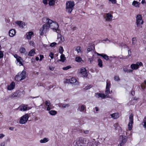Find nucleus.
<instances>
[{
    "label": "nucleus",
    "instance_id": "nucleus-14",
    "mask_svg": "<svg viewBox=\"0 0 146 146\" xmlns=\"http://www.w3.org/2000/svg\"><path fill=\"white\" fill-rule=\"evenodd\" d=\"M45 104L46 106H47L46 109L47 110H49L50 109H52V106L49 101H46L45 102Z\"/></svg>",
    "mask_w": 146,
    "mask_h": 146
},
{
    "label": "nucleus",
    "instance_id": "nucleus-51",
    "mask_svg": "<svg viewBox=\"0 0 146 146\" xmlns=\"http://www.w3.org/2000/svg\"><path fill=\"white\" fill-rule=\"evenodd\" d=\"M42 2L44 4L46 5L47 4V0H42Z\"/></svg>",
    "mask_w": 146,
    "mask_h": 146
},
{
    "label": "nucleus",
    "instance_id": "nucleus-40",
    "mask_svg": "<svg viewBox=\"0 0 146 146\" xmlns=\"http://www.w3.org/2000/svg\"><path fill=\"white\" fill-rule=\"evenodd\" d=\"M64 51L63 48L62 47L60 46L59 49V52L62 54Z\"/></svg>",
    "mask_w": 146,
    "mask_h": 146
},
{
    "label": "nucleus",
    "instance_id": "nucleus-50",
    "mask_svg": "<svg viewBox=\"0 0 146 146\" xmlns=\"http://www.w3.org/2000/svg\"><path fill=\"white\" fill-rule=\"evenodd\" d=\"M91 87V86H87L85 88H84V89L85 90H87L88 89H89Z\"/></svg>",
    "mask_w": 146,
    "mask_h": 146
},
{
    "label": "nucleus",
    "instance_id": "nucleus-23",
    "mask_svg": "<svg viewBox=\"0 0 146 146\" xmlns=\"http://www.w3.org/2000/svg\"><path fill=\"white\" fill-rule=\"evenodd\" d=\"M59 106L60 107L62 108H65L66 107H68L70 106V105L69 104H64L61 103L59 104Z\"/></svg>",
    "mask_w": 146,
    "mask_h": 146
},
{
    "label": "nucleus",
    "instance_id": "nucleus-47",
    "mask_svg": "<svg viewBox=\"0 0 146 146\" xmlns=\"http://www.w3.org/2000/svg\"><path fill=\"white\" fill-rule=\"evenodd\" d=\"M56 44V43L55 42H54L51 43L50 44V46L51 47H53Z\"/></svg>",
    "mask_w": 146,
    "mask_h": 146
},
{
    "label": "nucleus",
    "instance_id": "nucleus-55",
    "mask_svg": "<svg viewBox=\"0 0 146 146\" xmlns=\"http://www.w3.org/2000/svg\"><path fill=\"white\" fill-rule=\"evenodd\" d=\"M128 56H130L131 55V52L130 50H128Z\"/></svg>",
    "mask_w": 146,
    "mask_h": 146
},
{
    "label": "nucleus",
    "instance_id": "nucleus-52",
    "mask_svg": "<svg viewBox=\"0 0 146 146\" xmlns=\"http://www.w3.org/2000/svg\"><path fill=\"white\" fill-rule=\"evenodd\" d=\"M5 136V135L2 133L0 134V139H2Z\"/></svg>",
    "mask_w": 146,
    "mask_h": 146
},
{
    "label": "nucleus",
    "instance_id": "nucleus-49",
    "mask_svg": "<svg viewBox=\"0 0 146 146\" xmlns=\"http://www.w3.org/2000/svg\"><path fill=\"white\" fill-rule=\"evenodd\" d=\"M109 1H111L113 4H115L116 3V0H109Z\"/></svg>",
    "mask_w": 146,
    "mask_h": 146
},
{
    "label": "nucleus",
    "instance_id": "nucleus-4",
    "mask_svg": "<svg viewBox=\"0 0 146 146\" xmlns=\"http://www.w3.org/2000/svg\"><path fill=\"white\" fill-rule=\"evenodd\" d=\"M50 27L49 24L46 23L43 25L42 27L40 30V34L41 35H43L44 33H46Z\"/></svg>",
    "mask_w": 146,
    "mask_h": 146
},
{
    "label": "nucleus",
    "instance_id": "nucleus-5",
    "mask_svg": "<svg viewBox=\"0 0 146 146\" xmlns=\"http://www.w3.org/2000/svg\"><path fill=\"white\" fill-rule=\"evenodd\" d=\"M136 19L137 26L138 27L142 28V26L141 25L143 24V21L142 20L141 15L140 14L137 15L136 17Z\"/></svg>",
    "mask_w": 146,
    "mask_h": 146
},
{
    "label": "nucleus",
    "instance_id": "nucleus-53",
    "mask_svg": "<svg viewBox=\"0 0 146 146\" xmlns=\"http://www.w3.org/2000/svg\"><path fill=\"white\" fill-rule=\"evenodd\" d=\"M40 61H41L43 58L44 56H43V55H40Z\"/></svg>",
    "mask_w": 146,
    "mask_h": 146
},
{
    "label": "nucleus",
    "instance_id": "nucleus-6",
    "mask_svg": "<svg viewBox=\"0 0 146 146\" xmlns=\"http://www.w3.org/2000/svg\"><path fill=\"white\" fill-rule=\"evenodd\" d=\"M29 118L28 115L26 114L21 117L19 121V123L21 124L25 123L28 120Z\"/></svg>",
    "mask_w": 146,
    "mask_h": 146
},
{
    "label": "nucleus",
    "instance_id": "nucleus-31",
    "mask_svg": "<svg viewBox=\"0 0 146 146\" xmlns=\"http://www.w3.org/2000/svg\"><path fill=\"white\" fill-rule=\"evenodd\" d=\"M76 82V80L74 78H72L70 80V82L71 84L75 83Z\"/></svg>",
    "mask_w": 146,
    "mask_h": 146
},
{
    "label": "nucleus",
    "instance_id": "nucleus-34",
    "mask_svg": "<svg viewBox=\"0 0 146 146\" xmlns=\"http://www.w3.org/2000/svg\"><path fill=\"white\" fill-rule=\"evenodd\" d=\"M75 60L77 62H80L82 60V59L80 57H77L75 58Z\"/></svg>",
    "mask_w": 146,
    "mask_h": 146
},
{
    "label": "nucleus",
    "instance_id": "nucleus-19",
    "mask_svg": "<svg viewBox=\"0 0 146 146\" xmlns=\"http://www.w3.org/2000/svg\"><path fill=\"white\" fill-rule=\"evenodd\" d=\"M9 35L10 36L13 37L14 36L15 34V31L14 29H11L9 32Z\"/></svg>",
    "mask_w": 146,
    "mask_h": 146
},
{
    "label": "nucleus",
    "instance_id": "nucleus-58",
    "mask_svg": "<svg viewBox=\"0 0 146 146\" xmlns=\"http://www.w3.org/2000/svg\"><path fill=\"white\" fill-rule=\"evenodd\" d=\"M54 31H56L57 33H59L60 32V30L58 29H56V30H54Z\"/></svg>",
    "mask_w": 146,
    "mask_h": 146
},
{
    "label": "nucleus",
    "instance_id": "nucleus-27",
    "mask_svg": "<svg viewBox=\"0 0 146 146\" xmlns=\"http://www.w3.org/2000/svg\"><path fill=\"white\" fill-rule=\"evenodd\" d=\"M49 114L52 115H54L57 113V111L55 110H51L49 111Z\"/></svg>",
    "mask_w": 146,
    "mask_h": 146
},
{
    "label": "nucleus",
    "instance_id": "nucleus-3",
    "mask_svg": "<svg viewBox=\"0 0 146 146\" xmlns=\"http://www.w3.org/2000/svg\"><path fill=\"white\" fill-rule=\"evenodd\" d=\"M26 77V72L25 71L23 70L21 73H19L15 76V79L16 81H19L25 79Z\"/></svg>",
    "mask_w": 146,
    "mask_h": 146
},
{
    "label": "nucleus",
    "instance_id": "nucleus-36",
    "mask_svg": "<svg viewBox=\"0 0 146 146\" xmlns=\"http://www.w3.org/2000/svg\"><path fill=\"white\" fill-rule=\"evenodd\" d=\"M132 43L133 45H135L136 43L137 42V40H136V39L135 38H132Z\"/></svg>",
    "mask_w": 146,
    "mask_h": 146
},
{
    "label": "nucleus",
    "instance_id": "nucleus-9",
    "mask_svg": "<svg viewBox=\"0 0 146 146\" xmlns=\"http://www.w3.org/2000/svg\"><path fill=\"white\" fill-rule=\"evenodd\" d=\"M143 66L142 63L137 62L136 64H132L131 65V68L133 70H137L139 68V66Z\"/></svg>",
    "mask_w": 146,
    "mask_h": 146
},
{
    "label": "nucleus",
    "instance_id": "nucleus-25",
    "mask_svg": "<svg viewBox=\"0 0 146 146\" xmlns=\"http://www.w3.org/2000/svg\"><path fill=\"white\" fill-rule=\"evenodd\" d=\"M140 3L136 1H134L133 2L132 5L135 7H139Z\"/></svg>",
    "mask_w": 146,
    "mask_h": 146
},
{
    "label": "nucleus",
    "instance_id": "nucleus-11",
    "mask_svg": "<svg viewBox=\"0 0 146 146\" xmlns=\"http://www.w3.org/2000/svg\"><path fill=\"white\" fill-rule=\"evenodd\" d=\"M105 16L104 17V18L105 19L106 21H111L113 16L110 13H106L105 14Z\"/></svg>",
    "mask_w": 146,
    "mask_h": 146
},
{
    "label": "nucleus",
    "instance_id": "nucleus-21",
    "mask_svg": "<svg viewBox=\"0 0 146 146\" xmlns=\"http://www.w3.org/2000/svg\"><path fill=\"white\" fill-rule=\"evenodd\" d=\"M35 54V50L34 49H33L29 52L28 55L29 56H33Z\"/></svg>",
    "mask_w": 146,
    "mask_h": 146
},
{
    "label": "nucleus",
    "instance_id": "nucleus-30",
    "mask_svg": "<svg viewBox=\"0 0 146 146\" xmlns=\"http://www.w3.org/2000/svg\"><path fill=\"white\" fill-rule=\"evenodd\" d=\"M49 5L52 6L54 5L55 3V0H48Z\"/></svg>",
    "mask_w": 146,
    "mask_h": 146
},
{
    "label": "nucleus",
    "instance_id": "nucleus-61",
    "mask_svg": "<svg viewBox=\"0 0 146 146\" xmlns=\"http://www.w3.org/2000/svg\"><path fill=\"white\" fill-rule=\"evenodd\" d=\"M108 95V94H105V98H111L110 96H109Z\"/></svg>",
    "mask_w": 146,
    "mask_h": 146
},
{
    "label": "nucleus",
    "instance_id": "nucleus-63",
    "mask_svg": "<svg viewBox=\"0 0 146 146\" xmlns=\"http://www.w3.org/2000/svg\"><path fill=\"white\" fill-rule=\"evenodd\" d=\"M141 3L142 4H144V3H145L146 2L145 1V0H142Z\"/></svg>",
    "mask_w": 146,
    "mask_h": 146
},
{
    "label": "nucleus",
    "instance_id": "nucleus-64",
    "mask_svg": "<svg viewBox=\"0 0 146 146\" xmlns=\"http://www.w3.org/2000/svg\"><path fill=\"white\" fill-rule=\"evenodd\" d=\"M131 94L132 96H134L135 94V92L134 91H132L131 92Z\"/></svg>",
    "mask_w": 146,
    "mask_h": 146
},
{
    "label": "nucleus",
    "instance_id": "nucleus-57",
    "mask_svg": "<svg viewBox=\"0 0 146 146\" xmlns=\"http://www.w3.org/2000/svg\"><path fill=\"white\" fill-rule=\"evenodd\" d=\"M27 38L28 39H30L31 38V36L28 35L27 36Z\"/></svg>",
    "mask_w": 146,
    "mask_h": 146
},
{
    "label": "nucleus",
    "instance_id": "nucleus-39",
    "mask_svg": "<svg viewBox=\"0 0 146 146\" xmlns=\"http://www.w3.org/2000/svg\"><path fill=\"white\" fill-rule=\"evenodd\" d=\"M86 108V107L84 105H82L81 107V108L80 110V111H83Z\"/></svg>",
    "mask_w": 146,
    "mask_h": 146
},
{
    "label": "nucleus",
    "instance_id": "nucleus-35",
    "mask_svg": "<svg viewBox=\"0 0 146 146\" xmlns=\"http://www.w3.org/2000/svg\"><path fill=\"white\" fill-rule=\"evenodd\" d=\"M111 93L110 90V89L106 88V90L105 92L106 94H111Z\"/></svg>",
    "mask_w": 146,
    "mask_h": 146
},
{
    "label": "nucleus",
    "instance_id": "nucleus-24",
    "mask_svg": "<svg viewBox=\"0 0 146 146\" xmlns=\"http://www.w3.org/2000/svg\"><path fill=\"white\" fill-rule=\"evenodd\" d=\"M60 58L61 59L59 60L58 61H61L62 62H64L66 60V58L64 54H62L60 56Z\"/></svg>",
    "mask_w": 146,
    "mask_h": 146
},
{
    "label": "nucleus",
    "instance_id": "nucleus-15",
    "mask_svg": "<svg viewBox=\"0 0 146 146\" xmlns=\"http://www.w3.org/2000/svg\"><path fill=\"white\" fill-rule=\"evenodd\" d=\"M15 83L13 82H12L10 85L8 86V90H10L13 89L15 87Z\"/></svg>",
    "mask_w": 146,
    "mask_h": 146
},
{
    "label": "nucleus",
    "instance_id": "nucleus-54",
    "mask_svg": "<svg viewBox=\"0 0 146 146\" xmlns=\"http://www.w3.org/2000/svg\"><path fill=\"white\" fill-rule=\"evenodd\" d=\"M123 70L125 72L128 73V70L127 68H124Z\"/></svg>",
    "mask_w": 146,
    "mask_h": 146
},
{
    "label": "nucleus",
    "instance_id": "nucleus-42",
    "mask_svg": "<svg viewBox=\"0 0 146 146\" xmlns=\"http://www.w3.org/2000/svg\"><path fill=\"white\" fill-rule=\"evenodd\" d=\"M113 126L115 127V130L117 129V127H119V124L118 123H116L114 124Z\"/></svg>",
    "mask_w": 146,
    "mask_h": 146
},
{
    "label": "nucleus",
    "instance_id": "nucleus-45",
    "mask_svg": "<svg viewBox=\"0 0 146 146\" xmlns=\"http://www.w3.org/2000/svg\"><path fill=\"white\" fill-rule=\"evenodd\" d=\"M49 56L51 59H53L54 58V54L52 52H50V53Z\"/></svg>",
    "mask_w": 146,
    "mask_h": 146
},
{
    "label": "nucleus",
    "instance_id": "nucleus-33",
    "mask_svg": "<svg viewBox=\"0 0 146 146\" xmlns=\"http://www.w3.org/2000/svg\"><path fill=\"white\" fill-rule=\"evenodd\" d=\"M144 123L143 127L146 129V116L144 117L143 123Z\"/></svg>",
    "mask_w": 146,
    "mask_h": 146
},
{
    "label": "nucleus",
    "instance_id": "nucleus-41",
    "mask_svg": "<svg viewBox=\"0 0 146 146\" xmlns=\"http://www.w3.org/2000/svg\"><path fill=\"white\" fill-rule=\"evenodd\" d=\"M71 68V66H68L66 67H64L62 69L64 70H67Z\"/></svg>",
    "mask_w": 146,
    "mask_h": 146
},
{
    "label": "nucleus",
    "instance_id": "nucleus-38",
    "mask_svg": "<svg viewBox=\"0 0 146 146\" xmlns=\"http://www.w3.org/2000/svg\"><path fill=\"white\" fill-rule=\"evenodd\" d=\"M80 46H78L76 47V50L77 52L78 53L80 52H81V50L80 49Z\"/></svg>",
    "mask_w": 146,
    "mask_h": 146
},
{
    "label": "nucleus",
    "instance_id": "nucleus-32",
    "mask_svg": "<svg viewBox=\"0 0 146 146\" xmlns=\"http://www.w3.org/2000/svg\"><path fill=\"white\" fill-rule=\"evenodd\" d=\"M98 65L100 67H101L102 66V61L101 59H99L98 60Z\"/></svg>",
    "mask_w": 146,
    "mask_h": 146
},
{
    "label": "nucleus",
    "instance_id": "nucleus-29",
    "mask_svg": "<svg viewBox=\"0 0 146 146\" xmlns=\"http://www.w3.org/2000/svg\"><path fill=\"white\" fill-rule=\"evenodd\" d=\"M110 81H109L108 80H107L106 82V88L110 89Z\"/></svg>",
    "mask_w": 146,
    "mask_h": 146
},
{
    "label": "nucleus",
    "instance_id": "nucleus-7",
    "mask_svg": "<svg viewBox=\"0 0 146 146\" xmlns=\"http://www.w3.org/2000/svg\"><path fill=\"white\" fill-rule=\"evenodd\" d=\"M23 92H21L19 91L18 90L16 91L14 93L10 95L9 97L11 99H13L15 97H19L20 96V94L22 93H23Z\"/></svg>",
    "mask_w": 146,
    "mask_h": 146
},
{
    "label": "nucleus",
    "instance_id": "nucleus-60",
    "mask_svg": "<svg viewBox=\"0 0 146 146\" xmlns=\"http://www.w3.org/2000/svg\"><path fill=\"white\" fill-rule=\"evenodd\" d=\"M109 41V42H110V40H108L107 38H106L105 40H103L102 41V42H103V43H104V42H103V41Z\"/></svg>",
    "mask_w": 146,
    "mask_h": 146
},
{
    "label": "nucleus",
    "instance_id": "nucleus-56",
    "mask_svg": "<svg viewBox=\"0 0 146 146\" xmlns=\"http://www.w3.org/2000/svg\"><path fill=\"white\" fill-rule=\"evenodd\" d=\"M141 87L142 89L144 90L145 88V86L144 85H142Z\"/></svg>",
    "mask_w": 146,
    "mask_h": 146
},
{
    "label": "nucleus",
    "instance_id": "nucleus-46",
    "mask_svg": "<svg viewBox=\"0 0 146 146\" xmlns=\"http://www.w3.org/2000/svg\"><path fill=\"white\" fill-rule=\"evenodd\" d=\"M3 57V54L1 51H0V58H2Z\"/></svg>",
    "mask_w": 146,
    "mask_h": 146
},
{
    "label": "nucleus",
    "instance_id": "nucleus-44",
    "mask_svg": "<svg viewBox=\"0 0 146 146\" xmlns=\"http://www.w3.org/2000/svg\"><path fill=\"white\" fill-rule=\"evenodd\" d=\"M82 132H83L85 134H88L89 133V131L88 130H83L82 131Z\"/></svg>",
    "mask_w": 146,
    "mask_h": 146
},
{
    "label": "nucleus",
    "instance_id": "nucleus-20",
    "mask_svg": "<svg viewBox=\"0 0 146 146\" xmlns=\"http://www.w3.org/2000/svg\"><path fill=\"white\" fill-rule=\"evenodd\" d=\"M95 49L94 46L93 45H92L88 47L87 49L86 52L88 53L89 52L92 51V50H94Z\"/></svg>",
    "mask_w": 146,
    "mask_h": 146
},
{
    "label": "nucleus",
    "instance_id": "nucleus-28",
    "mask_svg": "<svg viewBox=\"0 0 146 146\" xmlns=\"http://www.w3.org/2000/svg\"><path fill=\"white\" fill-rule=\"evenodd\" d=\"M49 141L48 138H44L43 139L40 140V142L41 143H45L48 142Z\"/></svg>",
    "mask_w": 146,
    "mask_h": 146
},
{
    "label": "nucleus",
    "instance_id": "nucleus-62",
    "mask_svg": "<svg viewBox=\"0 0 146 146\" xmlns=\"http://www.w3.org/2000/svg\"><path fill=\"white\" fill-rule=\"evenodd\" d=\"M33 34V32H31L29 33L28 35H29L31 36Z\"/></svg>",
    "mask_w": 146,
    "mask_h": 146
},
{
    "label": "nucleus",
    "instance_id": "nucleus-59",
    "mask_svg": "<svg viewBox=\"0 0 146 146\" xmlns=\"http://www.w3.org/2000/svg\"><path fill=\"white\" fill-rule=\"evenodd\" d=\"M5 145V142H3V143H2L0 144V146H4Z\"/></svg>",
    "mask_w": 146,
    "mask_h": 146
},
{
    "label": "nucleus",
    "instance_id": "nucleus-8",
    "mask_svg": "<svg viewBox=\"0 0 146 146\" xmlns=\"http://www.w3.org/2000/svg\"><path fill=\"white\" fill-rule=\"evenodd\" d=\"M127 141V139L125 136L123 137L121 135L119 137L120 143L118 146H122L126 143Z\"/></svg>",
    "mask_w": 146,
    "mask_h": 146
},
{
    "label": "nucleus",
    "instance_id": "nucleus-26",
    "mask_svg": "<svg viewBox=\"0 0 146 146\" xmlns=\"http://www.w3.org/2000/svg\"><path fill=\"white\" fill-rule=\"evenodd\" d=\"M98 55L102 57L104 59L106 60H108L109 59L108 56L106 54H98Z\"/></svg>",
    "mask_w": 146,
    "mask_h": 146
},
{
    "label": "nucleus",
    "instance_id": "nucleus-16",
    "mask_svg": "<svg viewBox=\"0 0 146 146\" xmlns=\"http://www.w3.org/2000/svg\"><path fill=\"white\" fill-rule=\"evenodd\" d=\"M95 96L98 98H101L103 99L105 98V94H103L96 93Z\"/></svg>",
    "mask_w": 146,
    "mask_h": 146
},
{
    "label": "nucleus",
    "instance_id": "nucleus-37",
    "mask_svg": "<svg viewBox=\"0 0 146 146\" xmlns=\"http://www.w3.org/2000/svg\"><path fill=\"white\" fill-rule=\"evenodd\" d=\"M20 51L21 53H24L25 52V49L24 48H21L20 50Z\"/></svg>",
    "mask_w": 146,
    "mask_h": 146
},
{
    "label": "nucleus",
    "instance_id": "nucleus-22",
    "mask_svg": "<svg viewBox=\"0 0 146 146\" xmlns=\"http://www.w3.org/2000/svg\"><path fill=\"white\" fill-rule=\"evenodd\" d=\"M17 56V60L18 62H19V64L20 66H21V65H22V59L21 58L19 57V56L16 55Z\"/></svg>",
    "mask_w": 146,
    "mask_h": 146
},
{
    "label": "nucleus",
    "instance_id": "nucleus-12",
    "mask_svg": "<svg viewBox=\"0 0 146 146\" xmlns=\"http://www.w3.org/2000/svg\"><path fill=\"white\" fill-rule=\"evenodd\" d=\"M80 74L83 75L84 77H87L88 76L87 71L84 68H82L80 69Z\"/></svg>",
    "mask_w": 146,
    "mask_h": 146
},
{
    "label": "nucleus",
    "instance_id": "nucleus-18",
    "mask_svg": "<svg viewBox=\"0 0 146 146\" xmlns=\"http://www.w3.org/2000/svg\"><path fill=\"white\" fill-rule=\"evenodd\" d=\"M111 117L113 119H116L119 117V114L117 113H115L110 115Z\"/></svg>",
    "mask_w": 146,
    "mask_h": 146
},
{
    "label": "nucleus",
    "instance_id": "nucleus-17",
    "mask_svg": "<svg viewBox=\"0 0 146 146\" xmlns=\"http://www.w3.org/2000/svg\"><path fill=\"white\" fill-rule=\"evenodd\" d=\"M16 23L17 24L21 27L23 28L25 25L24 23L22 21H19L16 22Z\"/></svg>",
    "mask_w": 146,
    "mask_h": 146
},
{
    "label": "nucleus",
    "instance_id": "nucleus-1",
    "mask_svg": "<svg viewBox=\"0 0 146 146\" xmlns=\"http://www.w3.org/2000/svg\"><path fill=\"white\" fill-rule=\"evenodd\" d=\"M42 21L44 23L49 24L50 27L53 30H56L58 27V25L56 22H54L47 17L43 18Z\"/></svg>",
    "mask_w": 146,
    "mask_h": 146
},
{
    "label": "nucleus",
    "instance_id": "nucleus-10",
    "mask_svg": "<svg viewBox=\"0 0 146 146\" xmlns=\"http://www.w3.org/2000/svg\"><path fill=\"white\" fill-rule=\"evenodd\" d=\"M129 123L128 126L129 129L130 130L132 129V124L133 123V115L131 114L129 117Z\"/></svg>",
    "mask_w": 146,
    "mask_h": 146
},
{
    "label": "nucleus",
    "instance_id": "nucleus-48",
    "mask_svg": "<svg viewBox=\"0 0 146 146\" xmlns=\"http://www.w3.org/2000/svg\"><path fill=\"white\" fill-rule=\"evenodd\" d=\"M120 46L122 47L123 46H125V47H127V46L124 43H121L119 45Z\"/></svg>",
    "mask_w": 146,
    "mask_h": 146
},
{
    "label": "nucleus",
    "instance_id": "nucleus-13",
    "mask_svg": "<svg viewBox=\"0 0 146 146\" xmlns=\"http://www.w3.org/2000/svg\"><path fill=\"white\" fill-rule=\"evenodd\" d=\"M19 110L21 111H25L28 109H29V108H28L27 106L25 105H22L18 108Z\"/></svg>",
    "mask_w": 146,
    "mask_h": 146
},
{
    "label": "nucleus",
    "instance_id": "nucleus-43",
    "mask_svg": "<svg viewBox=\"0 0 146 146\" xmlns=\"http://www.w3.org/2000/svg\"><path fill=\"white\" fill-rule=\"evenodd\" d=\"M114 79L116 81H119L120 80L118 76H116L114 77Z\"/></svg>",
    "mask_w": 146,
    "mask_h": 146
},
{
    "label": "nucleus",
    "instance_id": "nucleus-2",
    "mask_svg": "<svg viewBox=\"0 0 146 146\" xmlns=\"http://www.w3.org/2000/svg\"><path fill=\"white\" fill-rule=\"evenodd\" d=\"M74 5V1H69L66 2V11L70 13L73 10Z\"/></svg>",
    "mask_w": 146,
    "mask_h": 146
}]
</instances>
